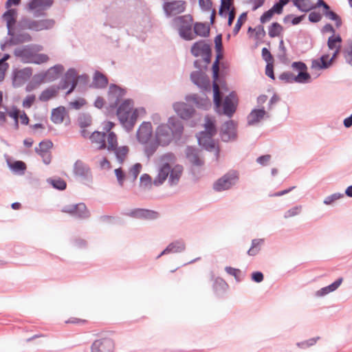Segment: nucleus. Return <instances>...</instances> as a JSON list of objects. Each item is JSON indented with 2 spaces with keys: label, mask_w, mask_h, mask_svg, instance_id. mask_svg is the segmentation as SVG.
I'll use <instances>...</instances> for the list:
<instances>
[{
  "label": "nucleus",
  "mask_w": 352,
  "mask_h": 352,
  "mask_svg": "<svg viewBox=\"0 0 352 352\" xmlns=\"http://www.w3.org/2000/svg\"><path fill=\"white\" fill-rule=\"evenodd\" d=\"M213 104L214 111L219 116H226L231 118L236 111L239 99L234 91H232L222 101L220 97V91L216 84L214 85Z\"/></svg>",
  "instance_id": "obj_1"
},
{
  "label": "nucleus",
  "mask_w": 352,
  "mask_h": 352,
  "mask_svg": "<svg viewBox=\"0 0 352 352\" xmlns=\"http://www.w3.org/2000/svg\"><path fill=\"white\" fill-rule=\"evenodd\" d=\"M192 20L190 14L175 16L172 19V27L177 29L179 36L184 41H191L194 38L192 32Z\"/></svg>",
  "instance_id": "obj_2"
},
{
  "label": "nucleus",
  "mask_w": 352,
  "mask_h": 352,
  "mask_svg": "<svg viewBox=\"0 0 352 352\" xmlns=\"http://www.w3.org/2000/svg\"><path fill=\"white\" fill-rule=\"evenodd\" d=\"M201 60H195L193 65L198 70L192 72L190 78L191 81L197 86L200 89L204 91L210 93L211 91V81L209 76L201 70L202 65H201Z\"/></svg>",
  "instance_id": "obj_3"
},
{
  "label": "nucleus",
  "mask_w": 352,
  "mask_h": 352,
  "mask_svg": "<svg viewBox=\"0 0 352 352\" xmlns=\"http://www.w3.org/2000/svg\"><path fill=\"white\" fill-rule=\"evenodd\" d=\"M175 159V156L173 153H167L161 157L162 164L159 167L157 175L153 180V184L155 186L162 185L166 180L171 171V165L168 161H173Z\"/></svg>",
  "instance_id": "obj_4"
},
{
  "label": "nucleus",
  "mask_w": 352,
  "mask_h": 352,
  "mask_svg": "<svg viewBox=\"0 0 352 352\" xmlns=\"http://www.w3.org/2000/svg\"><path fill=\"white\" fill-rule=\"evenodd\" d=\"M61 212L68 214L70 217L78 220H85L90 217L91 212L85 203L68 204L63 206Z\"/></svg>",
  "instance_id": "obj_5"
},
{
  "label": "nucleus",
  "mask_w": 352,
  "mask_h": 352,
  "mask_svg": "<svg viewBox=\"0 0 352 352\" xmlns=\"http://www.w3.org/2000/svg\"><path fill=\"white\" fill-rule=\"evenodd\" d=\"M214 136L210 135V134H206L204 132H199L196 134L198 145L206 151H214L215 158L218 160L221 148L212 138Z\"/></svg>",
  "instance_id": "obj_6"
},
{
  "label": "nucleus",
  "mask_w": 352,
  "mask_h": 352,
  "mask_svg": "<svg viewBox=\"0 0 352 352\" xmlns=\"http://www.w3.org/2000/svg\"><path fill=\"white\" fill-rule=\"evenodd\" d=\"M53 4V0H30L25 6V10L28 12H32L33 16L38 18L40 16H45L46 10Z\"/></svg>",
  "instance_id": "obj_7"
},
{
  "label": "nucleus",
  "mask_w": 352,
  "mask_h": 352,
  "mask_svg": "<svg viewBox=\"0 0 352 352\" xmlns=\"http://www.w3.org/2000/svg\"><path fill=\"white\" fill-rule=\"evenodd\" d=\"M239 177L236 171L228 172L214 182L212 188L216 192L229 190L235 185Z\"/></svg>",
  "instance_id": "obj_8"
},
{
  "label": "nucleus",
  "mask_w": 352,
  "mask_h": 352,
  "mask_svg": "<svg viewBox=\"0 0 352 352\" xmlns=\"http://www.w3.org/2000/svg\"><path fill=\"white\" fill-rule=\"evenodd\" d=\"M237 122L233 120L225 121L219 131V135L223 142L235 141L237 139Z\"/></svg>",
  "instance_id": "obj_9"
},
{
  "label": "nucleus",
  "mask_w": 352,
  "mask_h": 352,
  "mask_svg": "<svg viewBox=\"0 0 352 352\" xmlns=\"http://www.w3.org/2000/svg\"><path fill=\"white\" fill-rule=\"evenodd\" d=\"M73 172L76 177H78L81 179L84 184L91 183L93 181L90 167L80 160H76L74 163Z\"/></svg>",
  "instance_id": "obj_10"
},
{
  "label": "nucleus",
  "mask_w": 352,
  "mask_h": 352,
  "mask_svg": "<svg viewBox=\"0 0 352 352\" xmlns=\"http://www.w3.org/2000/svg\"><path fill=\"white\" fill-rule=\"evenodd\" d=\"M201 151L195 146H186L184 150L185 157L192 167H201L205 161L201 157Z\"/></svg>",
  "instance_id": "obj_11"
},
{
  "label": "nucleus",
  "mask_w": 352,
  "mask_h": 352,
  "mask_svg": "<svg viewBox=\"0 0 352 352\" xmlns=\"http://www.w3.org/2000/svg\"><path fill=\"white\" fill-rule=\"evenodd\" d=\"M32 75V69L31 67H25L23 69H15L12 74V86L14 88L21 87L25 82L28 81Z\"/></svg>",
  "instance_id": "obj_12"
},
{
  "label": "nucleus",
  "mask_w": 352,
  "mask_h": 352,
  "mask_svg": "<svg viewBox=\"0 0 352 352\" xmlns=\"http://www.w3.org/2000/svg\"><path fill=\"white\" fill-rule=\"evenodd\" d=\"M133 105L134 102L133 99L127 98L124 100L116 108L117 109L116 115L120 124H124L129 118L130 113L133 109Z\"/></svg>",
  "instance_id": "obj_13"
},
{
  "label": "nucleus",
  "mask_w": 352,
  "mask_h": 352,
  "mask_svg": "<svg viewBox=\"0 0 352 352\" xmlns=\"http://www.w3.org/2000/svg\"><path fill=\"white\" fill-rule=\"evenodd\" d=\"M316 6L318 8H322V14L327 19L335 22L337 28L342 25V21L340 15L332 10L331 6L324 0H317Z\"/></svg>",
  "instance_id": "obj_14"
},
{
  "label": "nucleus",
  "mask_w": 352,
  "mask_h": 352,
  "mask_svg": "<svg viewBox=\"0 0 352 352\" xmlns=\"http://www.w3.org/2000/svg\"><path fill=\"white\" fill-rule=\"evenodd\" d=\"M155 139L158 141L162 146H166L174 140L175 138L172 136L170 127L166 124H162L157 126L155 131Z\"/></svg>",
  "instance_id": "obj_15"
},
{
  "label": "nucleus",
  "mask_w": 352,
  "mask_h": 352,
  "mask_svg": "<svg viewBox=\"0 0 352 352\" xmlns=\"http://www.w3.org/2000/svg\"><path fill=\"white\" fill-rule=\"evenodd\" d=\"M170 127V131L172 133V136L175 138V142L177 143L181 139L184 133V124L183 122L175 116H171L168 118L167 124Z\"/></svg>",
  "instance_id": "obj_16"
},
{
  "label": "nucleus",
  "mask_w": 352,
  "mask_h": 352,
  "mask_svg": "<svg viewBox=\"0 0 352 352\" xmlns=\"http://www.w3.org/2000/svg\"><path fill=\"white\" fill-rule=\"evenodd\" d=\"M123 214L132 218L146 220L156 219L159 217L157 212L145 208H135Z\"/></svg>",
  "instance_id": "obj_17"
},
{
  "label": "nucleus",
  "mask_w": 352,
  "mask_h": 352,
  "mask_svg": "<svg viewBox=\"0 0 352 352\" xmlns=\"http://www.w3.org/2000/svg\"><path fill=\"white\" fill-rule=\"evenodd\" d=\"M203 96H199L197 94H190L185 97V100L188 103L193 102L195 106L200 109L207 111L211 107V101L207 96L206 92L204 91Z\"/></svg>",
  "instance_id": "obj_18"
},
{
  "label": "nucleus",
  "mask_w": 352,
  "mask_h": 352,
  "mask_svg": "<svg viewBox=\"0 0 352 352\" xmlns=\"http://www.w3.org/2000/svg\"><path fill=\"white\" fill-rule=\"evenodd\" d=\"M114 349V342L109 338L96 340L91 346V352H113Z\"/></svg>",
  "instance_id": "obj_19"
},
{
  "label": "nucleus",
  "mask_w": 352,
  "mask_h": 352,
  "mask_svg": "<svg viewBox=\"0 0 352 352\" xmlns=\"http://www.w3.org/2000/svg\"><path fill=\"white\" fill-rule=\"evenodd\" d=\"M173 109L177 116L182 120H188L195 113V108L184 102H177L173 104Z\"/></svg>",
  "instance_id": "obj_20"
},
{
  "label": "nucleus",
  "mask_w": 352,
  "mask_h": 352,
  "mask_svg": "<svg viewBox=\"0 0 352 352\" xmlns=\"http://www.w3.org/2000/svg\"><path fill=\"white\" fill-rule=\"evenodd\" d=\"M8 35L10 36L8 40L10 45H16L32 41V36L29 33L14 29L8 32Z\"/></svg>",
  "instance_id": "obj_21"
},
{
  "label": "nucleus",
  "mask_w": 352,
  "mask_h": 352,
  "mask_svg": "<svg viewBox=\"0 0 352 352\" xmlns=\"http://www.w3.org/2000/svg\"><path fill=\"white\" fill-rule=\"evenodd\" d=\"M185 1L181 0H175L172 1H165L163 3V10L165 15L170 17L173 13L179 14L185 10Z\"/></svg>",
  "instance_id": "obj_22"
},
{
  "label": "nucleus",
  "mask_w": 352,
  "mask_h": 352,
  "mask_svg": "<svg viewBox=\"0 0 352 352\" xmlns=\"http://www.w3.org/2000/svg\"><path fill=\"white\" fill-rule=\"evenodd\" d=\"M291 67L298 72L296 76H300L299 78L300 84H306L311 82V76L307 72V66L303 61H294L292 63Z\"/></svg>",
  "instance_id": "obj_23"
},
{
  "label": "nucleus",
  "mask_w": 352,
  "mask_h": 352,
  "mask_svg": "<svg viewBox=\"0 0 352 352\" xmlns=\"http://www.w3.org/2000/svg\"><path fill=\"white\" fill-rule=\"evenodd\" d=\"M152 134L153 128L151 123L150 122H143L137 131V140L142 144H146L151 139Z\"/></svg>",
  "instance_id": "obj_24"
},
{
  "label": "nucleus",
  "mask_w": 352,
  "mask_h": 352,
  "mask_svg": "<svg viewBox=\"0 0 352 352\" xmlns=\"http://www.w3.org/2000/svg\"><path fill=\"white\" fill-rule=\"evenodd\" d=\"M126 94V88H122L113 83L111 84L109 88V96H113L116 97V99L113 102L109 104V107L113 109H116Z\"/></svg>",
  "instance_id": "obj_25"
},
{
  "label": "nucleus",
  "mask_w": 352,
  "mask_h": 352,
  "mask_svg": "<svg viewBox=\"0 0 352 352\" xmlns=\"http://www.w3.org/2000/svg\"><path fill=\"white\" fill-rule=\"evenodd\" d=\"M270 118L269 113L265 111V108H254L248 114L247 117L248 125L254 126L258 123L264 118Z\"/></svg>",
  "instance_id": "obj_26"
},
{
  "label": "nucleus",
  "mask_w": 352,
  "mask_h": 352,
  "mask_svg": "<svg viewBox=\"0 0 352 352\" xmlns=\"http://www.w3.org/2000/svg\"><path fill=\"white\" fill-rule=\"evenodd\" d=\"M333 66L329 60V54L324 53L319 58L312 59L311 68L314 70H325Z\"/></svg>",
  "instance_id": "obj_27"
},
{
  "label": "nucleus",
  "mask_w": 352,
  "mask_h": 352,
  "mask_svg": "<svg viewBox=\"0 0 352 352\" xmlns=\"http://www.w3.org/2000/svg\"><path fill=\"white\" fill-rule=\"evenodd\" d=\"M18 12L16 8H8L2 14V19L6 23L8 32L14 30V25L17 21Z\"/></svg>",
  "instance_id": "obj_28"
},
{
  "label": "nucleus",
  "mask_w": 352,
  "mask_h": 352,
  "mask_svg": "<svg viewBox=\"0 0 352 352\" xmlns=\"http://www.w3.org/2000/svg\"><path fill=\"white\" fill-rule=\"evenodd\" d=\"M211 279L213 280L212 289L217 296H222L229 287L228 284L221 277L214 278L212 272H210Z\"/></svg>",
  "instance_id": "obj_29"
},
{
  "label": "nucleus",
  "mask_w": 352,
  "mask_h": 352,
  "mask_svg": "<svg viewBox=\"0 0 352 352\" xmlns=\"http://www.w3.org/2000/svg\"><path fill=\"white\" fill-rule=\"evenodd\" d=\"M210 50H212L210 44L208 43L205 40H199L191 46L190 53L193 56L199 57Z\"/></svg>",
  "instance_id": "obj_30"
},
{
  "label": "nucleus",
  "mask_w": 352,
  "mask_h": 352,
  "mask_svg": "<svg viewBox=\"0 0 352 352\" xmlns=\"http://www.w3.org/2000/svg\"><path fill=\"white\" fill-rule=\"evenodd\" d=\"M77 77V71L75 68H69L65 73L63 77L60 80L58 88L59 89H66L69 87V83L74 82Z\"/></svg>",
  "instance_id": "obj_31"
},
{
  "label": "nucleus",
  "mask_w": 352,
  "mask_h": 352,
  "mask_svg": "<svg viewBox=\"0 0 352 352\" xmlns=\"http://www.w3.org/2000/svg\"><path fill=\"white\" fill-rule=\"evenodd\" d=\"M6 162L10 170L17 175H23L27 169L26 164L21 160L11 161L7 158Z\"/></svg>",
  "instance_id": "obj_32"
},
{
  "label": "nucleus",
  "mask_w": 352,
  "mask_h": 352,
  "mask_svg": "<svg viewBox=\"0 0 352 352\" xmlns=\"http://www.w3.org/2000/svg\"><path fill=\"white\" fill-rule=\"evenodd\" d=\"M64 72V67L63 65L56 64L47 71L44 72L46 77L47 82H52L58 79Z\"/></svg>",
  "instance_id": "obj_33"
},
{
  "label": "nucleus",
  "mask_w": 352,
  "mask_h": 352,
  "mask_svg": "<svg viewBox=\"0 0 352 352\" xmlns=\"http://www.w3.org/2000/svg\"><path fill=\"white\" fill-rule=\"evenodd\" d=\"M55 23L52 19L34 20L32 31L40 32L51 30L54 27Z\"/></svg>",
  "instance_id": "obj_34"
},
{
  "label": "nucleus",
  "mask_w": 352,
  "mask_h": 352,
  "mask_svg": "<svg viewBox=\"0 0 352 352\" xmlns=\"http://www.w3.org/2000/svg\"><path fill=\"white\" fill-rule=\"evenodd\" d=\"M215 59L212 64L211 72L212 78L216 80L218 78V72L219 71V62L223 58V47H214Z\"/></svg>",
  "instance_id": "obj_35"
},
{
  "label": "nucleus",
  "mask_w": 352,
  "mask_h": 352,
  "mask_svg": "<svg viewBox=\"0 0 352 352\" xmlns=\"http://www.w3.org/2000/svg\"><path fill=\"white\" fill-rule=\"evenodd\" d=\"M67 116V111L65 107L59 106L52 110L51 120L54 124H61Z\"/></svg>",
  "instance_id": "obj_36"
},
{
  "label": "nucleus",
  "mask_w": 352,
  "mask_h": 352,
  "mask_svg": "<svg viewBox=\"0 0 352 352\" xmlns=\"http://www.w3.org/2000/svg\"><path fill=\"white\" fill-rule=\"evenodd\" d=\"M183 166L180 164H176L171 166V171L169 173L168 184L170 186H176L181 178L183 172Z\"/></svg>",
  "instance_id": "obj_37"
},
{
  "label": "nucleus",
  "mask_w": 352,
  "mask_h": 352,
  "mask_svg": "<svg viewBox=\"0 0 352 352\" xmlns=\"http://www.w3.org/2000/svg\"><path fill=\"white\" fill-rule=\"evenodd\" d=\"M14 54L16 57L21 58L22 61L25 63H30V58L34 56L30 45H25L21 49H15Z\"/></svg>",
  "instance_id": "obj_38"
},
{
  "label": "nucleus",
  "mask_w": 352,
  "mask_h": 352,
  "mask_svg": "<svg viewBox=\"0 0 352 352\" xmlns=\"http://www.w3.org/2000/svg\"><path fill=\"white\" fill-rule=\"evenodd\" d=\"M343 281V278L340 277L338 279H336L335 281H333L330 285L321 288L320 289L318 290L316 292V296L318 297H322L325 295H327L328 294L333 292L336 291L342 284Z\"/></svg>",
  "instance_id": "obj_39"
},
{
  "label": "nucleus",
  "mask_w": 352,
  "mask_h": 352,
  "mask_svg": "<svg viewBox=\"0 0 352 352\" xmlns=\"http://www.w3.org/2000/svg\"><path fill=\"white\" fill-rule=\"evenodd\" d=\"M93 86L96 89H104L107 87L109 83L106 76L99 71H96L93 77Z\"/></svg>",
  "instance_id": "obj_40"
},
{
  "label": "nucleus",
  "mask_w": 352,
  "mask_h": 352,
  "mask_svg": "<svg viewBox=\"0 0 352 352\" xmlns=\"http://www.w3.org/2000/svg\"><path fill=\"white\" fill-rule=\"evenodd\" d=\"M47 184L51 186L54 189L63 191L67 188V182L58 176H54L46 179Z\"/></svg>",
  "instance_id": "obj_41"
},
{
  "label": "nucleus",
  "mask_w": 352,
  "mask_h": 352,
  "mask_svg": "<svg viewBox=\"0 0 352 352\" xmlns=\"http://www.w3.org/2000/svg\"><path fill=\"white\" fill-rule=\"evenodd\" d=\"M204 126L205 130L201 132H204L206 134H210V135H215L217 134V129L214 118L209 115L206 116Z\"/></svg>",
  "instance_id": "obj_42"
},
{
  "label": "nucleus",
  "mask_w": 352,
  "mask_h": 352,
  "mask_svg": "<svg viewBox=\"0 0 352 352\" xmlns=\"http://www.w3.org/2000/svg\"><path fill=\"white\" fill-rule=\"evenodd\" d=\"M210 26L208 23L204 22H195L194 23L193 31L197 36L201 37H208L210 36Z\"/></svg>",
  "instance_id": "obj_43"
},
{
  "label": "nucleus",
  "mask_w": 352,
  "mask_h": 352,
  "mask_svg": "<svg viewBox=\"0 0 352 352\" xmlns=\"http://www.w3.org/2000/svg\"><path fill=\"white\" fill-rule=\"evenodd\" d=\"M3 109L6 110V112L7 113L8 116L14 120V129L15 130H18L19 128V109L17 108L16 106L12 105L11 109H8V107L3 106Z\"/></svg>",
  "instance_id": "obj_44"
},
{
  "label": "nucleus",
  "mask_w": 352,
  "mask_h": 352,
  "mask_svg": "<svg viewBox=\"0 0 352 352\" xmlns=\"http://www.w3.org/2000/svg\"><path fill=\"white\" fill-rule=\"evenodd\" d=\"M166 248L169 254L172 253H181L186 249V244L182 240H176L169 243Z\"/></svg>",
  "instance_id": "obj_45"
},
{
  "label": "nucleus",
  "mask_w": 352,
  "mask_h": 352,
  "mask_svg": "<svg viewBox=\"0 0 352 352\" xmlns=\"http://www.w3.org/2000/svg\"><path fill=\"white\" fill-rule=\"evenodd\" d=\"M264 239H252L251 242V247L248 250L247 254L251 256H256L260 252L261 246L264 244Z\"/></svg>",
  "instance_id": "obj_46"
},
{
  "label": "nucleus",
  "mask_w": 352,
  "mask_h": 352,
  "mask_svg": "<svg viewBox=\"0 0 352 352\" xmlns=\"http://www.w3.org/2000/svg\"><path fill=\"white\" fill-rule=\"evenodd\" d=\"M132 111V113L131 112L130 113L129 118H128L124 124H121L128 132L133 129L139 116L138 109H133Z\"/></svg>",
  "instance_id": "obj_47"
},
{
  "label": "nucleus",
  "mask_w": 352,
  "mask_h": 352,
  "mask_svg": "<svg viewBox=\"0 0 352 352\" xmlns=\"http://www.w3.org/2000/svg\"><path fill=\"white\" fill-rule=\"evenodd\" d=\"M59 89L55 87H51L43 90L39 96V100L42 102H47L52 98L56 96Z\"/></svg>",
  "instance_id": "obj_48"
},
{
  "label": "nucleus",
  "mask_w": 352,
  "mask_h": 352,
  "mask_svg": "<svg viewBox=\"0 0 352 352\" xmlns=\"http://www.w3.org/2000/svg\"><path fill=\"white\" fill-rule=\"evenodd\" d=\"M115 153L118 162L122 164L124 161L129 152V148L127 146H117L116 148L113 150Z\"/></svg>",
  "instance_id": "obj_49"
},
{
  "label": "nucleus",
  "mask_w": 352,
  "mask_h": 352,
  "mask_svg": "<svg viewBox=\"0 0 352 352\" xmlns=\"http://www.w3.org/2000/svg\"><path fill=\"white\" fill-rule=\"evenodd\" d=\"M283 31V27L278 22H272L268 27V35L270 38L279 36Z\"/></svg>",
  "instance_id": "obj_50"
},
{
  "label": "nucleus",
  "mask_w": 352,
  "mask_h": 352,
  "mask_svg": "<svg viewBox=\"0 0 352 352\" xmlns=\"http://www.w3.org/2000/svg\"><path fill=\"white\" fill-rule=\"evenodd\" d=\"M78 124L80 128H87L92 123V118L89 113H81L77 119Z\"/></svg>",
  "instance_id": "obj_51"
},
{
  "label": "nucleus",
  "mask_w": 352,
  "mask_h": 352,
  "mask_svg": "<svg viewBox=\"0 0 352 352\" xmlns=\"http://www.w3.org/2000/svg\"><path fill=\"white\" fill-rule=\"evenodd\" d=\"M145 144L146 145L144 148V154L148 159L153 155V154L157 151L158 146L160 145L161 146V144L158 141H157L156 139H155L154 141H152L149 143L148 142Z\"/></svg>",
  "instance_id": "obj_52"
},
{
  "label": "nucleus",
  "mask_w": 352,
  "mask_h": 352,
  "mask_svg": "<svg viewBox=\"0 0 352 352\" xmlns=\"http://www.w3.org/2000/svg\"><path fill=\"white\" fill-rule=\"evenodd\" d=\"M300 76H296L291 72H284L278 76L279 80L284 81L286 83L296 82L300 83Z\"/></svg>",
  "instance_id": "obj_53"
},
{
  "label": "nucleus",
  "mask_w": 352,
  "mask_h": 352,
  "mask_svg": "<svg viewBox=\"0 0 352 352\" xmlns=\"http://www.w3.org/2000/svg\"><path fill=\"white\" fill-rule=\"evenodd\" d=\"M342 38L340 34H331L327 40V46L329 50H333L338 45H342Z\"/></svg>",
  "instance_id": "obj_54"
},
{
  "label": "nucleus",
  "mask_w": 352,
  "mask_h": 352,
  "mask_svg": "<svg viewBox=\"0 0 352 352\" xmlns=\"http://www.w3.org/2000/svg\"><path fill=\"white\" fill-rule=\"evenodd\" d=\"M216 84L217 86H220L221 89L226 91H228V87L227 82L225 79V74H223V72H218V78L216 80L212 78V85H211V89L214 90V85Z\"/></svg>",
  "instance_id": "obj_55"
},
{
  "label": "nucleus",
  "mask_w": 352,
  "mask_h": 352,
  "mask_svg": "<svg viewBox=\"0 0 352 352\" xmlns=\"http://www.w3.org/2000/svg\"><path fill=\"white\" fill-rule=\"evenodd\" d=\"M54 146L52 140L45 139L42 140L38 144V147L34 148L35 153H45V152H50V149H51Z\"/></svg>",
  "instance_id": "obj_56"
},
{
  "label": "nucleus",
  "mask_w": 352,
  "mask_h": 352,
  "mask_svg": "<svg viewBox=\"0 0 352 352\" xmlns=\"http://www.w3.org/2000/svg\"><path fill=\"white\" fill-rule=\"evenodd\" d=\"M294 6L297 8V9L302 12H308L312 10H315L318 8V6H316V3L313 4L310 2V3H307V1L304 2L303 3H298L297 1H294Z\"/></svg>",
  "instance_id": "obj_57"
},
{
  "label": "nucleus",
  "mask_w": 352,
  "mask_h": 352,
  "mask_svg": "<svg viewBox=\"0 0 352 352\" xmlns=\"http://www.w3.org/2000/svg\"><path fill=\"white\" fill-rule=\"evenodd\" d=\"M152 177L148 173L142 174L140 177V187L145 189H151L152 188Z\"/></svg>",
  "instance_id": "obj_58"
},
{
  "label": "nucleus",
  "mask_w": 352,
  "mask_h": 352,
  "mask_svg": "<svg viewBox=\"0 0 352 352\" xmlns=\"http://www.w3.org/2000/svg\"><path fill=\"white\" fill-rule=\"evenodd\" d=\"M108 146L107 149L108 151H113L118 145L117 135L113 131H110L107 135Z\"/></svg>",
  "instance_id": "obj_59"
},
{
  "label": "nucleus",
  "mask_w": 352,
  "mask_h": 352,
  "mask_svg": "<svg viewBox=\"0 0 352 352\" xmlns=\"http://www.w3.org/2000/svg\"><path fill=\"white\" fill-rule=\"evenodd\" d=\"M343 55L347 64L352 67V40L347 41V46L343 50Z\"/></svg>",
  "instance_id": "obj_60"
},
{
  "label": "nucleus",
  "mask_w": 352,
  "mask_h": 352,
  "mask_svg": "<svg viewBox=\"0 0 352 352\" xmlns=\"http://www.w3.org/2000/svg\"><path fill=\"white\" fill-rule=\"evenodd\" d=\"M220 1L221 5L219 9V14L221 17H226L232 11V9H230V3L226 2V0H221Z\"/></svg>",
  "instance_id": "obj_61"
},
{
  "label": "nucleus",
  "mask_w": 352,
  "mask_h": 352,
  "mask_svg": "<svg viewBox=\"0 0 352 352\" xmlns=\"http://www.w3.org/2000/svg\"><path fill=\"white\" fill-rule=\"evenodd\" d=\"M246 19H247V13L246 12H243L239 15V16L236 21V23L234 27V29H233V34L234 35H236L239 32V31L243 25V23L246 21Z\"/></svg>",
  "instance_id": "obj_62"
},
{
  "label": "nucleus",
  "mask_w": 352,
  "mask_h": 352,
  "mask_svg": "<svg viewBox=\"0 0 352 352\" xmlns=\"http://www.w3.org/2000/svg\"><path fill=\"white\" fill-rule=\"evenodd\" d=\"M319 339L320 337L312 338L307 340L298 342L296 343V345L300 349H305L315 345Z\"/></svg>",
  "instance_id": "obj_63"
},
{
  "label": "nucleus",
  "mask_w": 352,
  "mask_h": 352,
  "mask_svg": "<svg viewBox=\"0 0 352 352\" xmlns=\"http://www.w3.org/2000/svg\"><path fill=\"white\" fill-rule=\"evenodd\" d=\"M142 168V165L139 162L135 163L129 168V173L133 176L132 182H135V181L137 179Z\"/></svg>",
  "instance_id": "obj_64"
}]
</instances>
